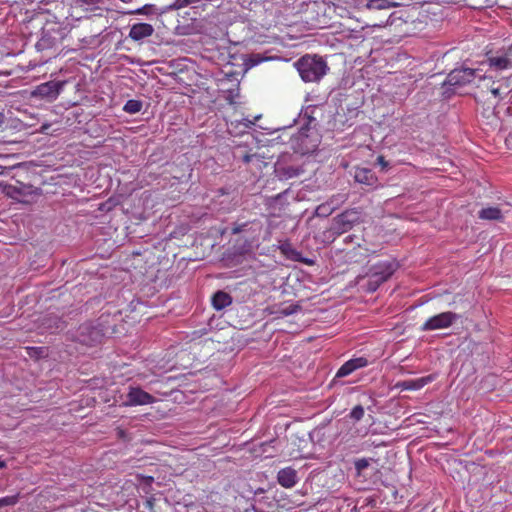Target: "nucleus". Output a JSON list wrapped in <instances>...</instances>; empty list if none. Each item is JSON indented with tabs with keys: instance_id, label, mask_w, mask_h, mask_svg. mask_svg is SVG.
Wrapping results in <instances>:
<instances>
[{
	"instance_id": "25",
	"label": "nucleus",
	"mask_w": 512,
	"mask_h": 512,
	"mask_svg": "<svg viewBox=\"0 0 512 512\" xmlns=\"http://www.w3.org/2000/svg\"><path fill=\"white\" fill-rule=\"evenodd\" d=\"M233 155L235 159L240 160L245 164L252 162L253 159L260 161V156L258 154H250L242 148H236Z\"/></svg>"
},
{
	"instance_id": "33",
	"label": "nucleus",
	"mask_w": 512,
	"mask_h": 512,
	"mask_svg": "<svg viewBox=\"0 0 512 512\" xmlns=\"http://www.w3.org/2000/svg\"><path fill=\"white\" fill-rule=\"evenodd\" d=\"M137 479L144 484L143 490L145 493H149L152 490L153 476L138 474Z\"/></svg>"
},
{
	"instance_id": "46",
	"label": "nucleus",
	"mask_w": 512,
	"mask_h": 512,
	"mask_svg": "<svg viewBox=\"0 0 512 512\" xmlns=\"http://www.w3.org/2000/svg\"><path fill=\"white\" fill-rule=\"evenodd\" d=\"M8 168L0 166V175H3Z\"/></svg>"
},
{
	"instance_id": "7",
	"label": "nucleus",
	"mask_w": 512,
	"mask_h": 512,
	"mask_svg": "<svg viewBox=\"0 0 512 512\" xmlns=\"http://www.w3.org/2000/svg\"><path fill=\"white\" fill-rule=\"evenodd\" d=\"M363 222L362 213L358 209H347L332 219L330 232L341 235L351 230L356 224Z\"/></svg>"
},
{
	"instance_id": "10",
	"label": "nucleus",
	"mask_w": 512,
	"mask_h": 512,
	"mask_svg": "<svg viewBox=\"0 0 512 512\" xmlns=\"http://www.w3.org/2000/svg\"><path fill=\"white\" fill-rule=\"evenodd\" d=\"M460 315L447 311L430 317L422 326L421 331H433L438 329H445L452 326Z\"/></svg>"
},
{
	"instance_id": "29",
	"label": "nucleus",
	"mask_w": 512,
	"mask_h": 512,
	"mask_svg": "<svg viewBox=\"0 0 512 512\" xmlns=\"http://www.w3.org/2000/svg\"><path fill=\"white\" fill-rule=\"evenodd\" d=\"M142 107H143L142 101L136 100V99H130L125 103V105L123 107V111H125L128 114H136L141 111Z\"/></svg>"
},
{
	"instance_id": "36",
	"label": "nucleus",
	"mask_w": 512,
	"mask_h": 512,
	"mask_svg": "<svg viewBox=\"0 0 512 512\" xmlns=\"http://www.w3.org/2000/svg\"><path fill=\"white\" fill-rule=\"evenodd\" d=\"M370 465V459H367V458H361V459H357L355 460L354 462V467H355V470H356V473L357 475H361L362 472L368 468Z\"/></svg>"
},
{
	"instance_id": "6",
	"label": "nucleus",
	"mask_w": 512,
	"mask_h": 512,
	"mask_svg": "<svg viewBox=\"0 0 512 512\" xmlns=\"http://www.w3.org/2000/svg\"><path fill=\"white\" fill-rule=\"evenodd\" d=\"M68 31L57 23L45 25L41 30V36L35 47L38 51L57 48L66 38Z\"/></svg>"
},
{
	"instance_id": "20",
	"label": "nucleus",
	"mask_w": 512,
	"mask_h": 512,
	"mask_svg": "<svg viewBox=\"0 0 512 512\" xmlns=\"http://www.w3.org/2000/svg\"><path fill=\"white\" fill-rule=\"evenodd\" d=\"M279 249L283 255H285L288 259H290L292 261L301 262V263H304L307 265L314 264L313 260L303 258L301 256V253L299 251H297L295 248H293V246L288 241L283 242L279 246Z\"/></svg>"
},
{
	"instance_id": "38",
	"label": "nucleus",
	"mask_w": 512,
	"mask_h": 512,
	"mask_svg": "<svg viewBox=\"0 0 512 512\" xmlns=\"http://www.w3.org/2000/svg\"><path fill=\"white\" fill-rule=\"evenodd\" d=\"M484 83V86H486L491 94L495 97V98H501V95H502V92H501V89L499 87H494V82H491L490 79H487L486 78V81L483 82Z\"/></svg>"
},
{
	"instance_id": "19",
	"label": "nucleus",
	"mask_w": 512,
	"mask_h": 512,
	"mask_svg": "<svg viewBox=\"0 0 512 512\" xmlns=\"http://www.w3.org/2000/svg\"><path fill=\"white\" fill-rule=\"evenodd\" d=\"M154 33V28L148 23H136L132 25L129 31V37L136 42L150 37Z\"/></svg>"
},
{
	"instance_id": "37",
	"label": "nucleus",
	"mask_w": 512,
	"mask_h": 512,
	"mask_svg": "<svg viewBox=\"0 0 512 512\" xmlns=\"http://www.w3.org/2000/svg\"><path fill=\"white\" fill-rule=\"evenodd\" d=\"M18 501H19V494L2 497V498H0V508L5 507V506H14L18 503Z\"/></svg>"
},
{
	"instance_id": "43",
	"label": "nucleus",
	"mask_w": 512,
	"mask_h": 512,
	"mask_svg": "<svg viewBox=\"0 0 512 512\" xmlns=\"http://www.w3.org/2000/svg\"><path fill=\"white\" fill-rule=\"evenodd\" d=\"M287 191H285L284 193H280L278 195H276L275 197H272L271 198V201H278L279 199L282 198V196L286 193Z\"/></svg>"
},
{
	"instance_id": "31",
	"label": "nucleus",
	"mask_w": 512,
	"mask_h": 512,
	"mask_svg": "<svg viewBox=\"0 0 512 512\" xmlns=\"http://www.w3.org/2000/svg\"><path fill=\"white\" fill-rule=\"evenodd\" d=\"M302 311V306L299 303L290 304L285 307H279L277 313L282 316H289Z\"/></svg>"
},
{
	"instance_id": "14",
	"label": "nucleus",
	"mask_w": 512,
	"mask_h": 512,
	"mask_svg": "<svg viewBox=\"0 0 512 512\" xmlns=\"http://www.w3.org/2000/svg\"><path fill=\"white\" fill-rule=\"evenodd\" d=\"M353 178L355 182L364 185L369 189H374L379 185L376 174L369 168L356 167Z\"/></svg>"
},
{
	"instance_id": "27",
	"label": "nucleus",
	"mask_w": 512,
	"mask_h": 512,
	"mask_svg": "<svg viewBox=\"0 0 512 512\" xmlns=\"http://www.w3.org/2000/svg\"><path fill=\"white\" fill-rule=\"evenodd\" d=\"M156 13H157V8L153 4H146L138 9L124 12V14H128V15H145V16L154 15Z\"/></svg>"
},
{
	"instance_id": "16",
	"label": "nucleus",
	"mask_w": 512,
	"mask_h": 512,
	"mask_svg": "<svg viewBox=\"0 0 512 512\" xmlns=\"http://www.w3.org/2000/svg\"><path fill=\"white\" fill-rule=\"evenodd\" d=\"M276 478L279 485L286 489L293 488L299 481L298 473L292 467L280 469Z\"/></svg>"
},
{
	"instance_id": "39",
	"label": "nucleus",
	"mask_w": 512,
	"mask_h": 512,
	"mask_svg": "<svg viewBox=\"0 0 512 512\" xmlns=\"http://www.w3.org/2000/svg\"><path fill=\"white\" fill-rule=\"evenodd\" d=\"M376 164L381 167V171L383 172H387L391 168V163L387 161L382 155L377 157Z\"/></svg>"
},
{
	"instance_id": "26",
	"label": "nucleus",
	"mask_w": 512,
	"mask_h": 512,
	"mask_svg": "<svg viewBox=\"0 0 512 512\" xmlns=\"http://www.w3.org/2000/svg\"><path fill=\"white\" fill-rule=\"evenodd\" d=\"M269 60L268 57H263L259 53H252L247 55V57L244 59V66L246 69L252 68L254 66L259 65L263 61Z\"/></svg>"
},
{
	"instance_id": "47",
	"label": "nucleus",
	"mask_w": 512,
	"mask_h": 512,
	"mask_svg": "<svg viewBox=\"0 0 512 512\" xmlns=\"http://www.w3.org/2000/svg\"><path fill=\"white\" fill-rule=\"evenodd\" d=\"M507 141L512 142V131L509 133V135L507 137Z\"/></svg>"
},
{
	"instance_id": "11",
	"label": "nucleus",
	"mask_w": 512,
	"mask_h": 512,
	"mask_svg": "<svg viewBox=\"0 0 512 512\" xmlns=\"http://www.w3.org/2000/svg\"><path fill=\"white\" fill-rule=\"evenodd\" d=\"M155 397L148 392L144 391L139 386H130L126 394L122 406L133 407L140 405H148L155 402Z\"/></svg>"
},
{
	"instance_id": "1",
	"label": "nucleus",
	"mask_w": 512,
	"mask_h": 512,
	"mask_svg": "<svg viewBox=\"0 0 512 512\" xmlns=\"http://www.w3.org/2000/svg\"><path fill=\"white\" fill-rule=\"evenodd\" d=\"M294 66L306 83H318L329 71L326 60L317 54H306L300 57Z\"/></svg>"
},
{
	"instance_id": "24",
	"label": "nucleus",
	"mask_w": 512,
	"mask_h": 512,
	"mask_svg": "<svg viewBox=\"0 0 512 512\" xmlns=\"http://www.w3.org/2000/svg\"><path fill=\"white\" fill-rule=\"evenodd\" d=\"M488 62L497 70L507 69L511 65V60L505 54L490 56Z\"/></svg>"
},
{
	"instance_id": "17",
	"label": "nucleus",
	"mask_w": 512,
	"mask_h": 512,
	"mask_svg": "<svg viewBox=\"0 0 512 512\" xmlns=\"http://www.w3.org/2000/svg\"><path fill=\"white\" fill-rule=\"evenodd\" d=\"M258 240L259 238H253V236H239L235 241L233 249L238 255L249 254L258 246Z\"/></svg>"
},
{
	"instance_id": "15",
	"label": "nucleus",
	"mask_w": 512,
	"mask_h": 512,
	"mask_svg": "<svg viewBox=\"0 0 512 512\" xmlns=\"http://www.w3.org/2000/svg\"><path fill=\"white\" fill-rule=\"evenodd\" d=\"M66 327V322L56 314H48L44 316L40 321L39 328L43 332L54 334L62 331Z\"/></svg>"
},
{
	"instance_id": "12",
	"label": "nucleus",
	"mask_w": 512,
	"mask_h": 512,
	"mask_svg": "<svg viewBox=\"0 0 512 512\" xmlns=\"http://www.w3.org/2000/svg\"><path fill=\"white\" fill-rule=\"evenodd\" d=\"M3 192L6 196L13 198V199H19V197L22 196H31V195H39L40 189L34 187L31 184H25L22 182L17 181L16 185L7 184L3 188Z\"/></svg>"
},
{
	"instance_id": "28",
	"label": "nucleus",
	"mask_w": 512,
	"mask_h": 512,
	"mask_svg": "<svg viewBox=\"0 0 512 512\" xmlns=\"http://www.w3.org/2000/svg\"><path fill=\"white\" fill-rule=\"evenodd\" d=\"M394 4L389 0H369L366 7L370 10H385L393 7Z\"/></svg>"
},
{
	"instance_id": "5",
	"label": "nucleus",
	"mask_w": 512,
	"mask_h": 512,
	"mask_svg": "<svg viewBox=\"0 0 512 512\" xmlns=\"http://www.w3.org/2000/svg\"><path fill=\"white\" fill-rule=\"evenodd\" d=\"M290 147L295 153L307 155L317 150L320 136L317 130L301 129L290 136Z\"/></svg>"
},
{
	"instance_id": "9",
	"label": "nucleus",
	"mask_w": 512,
	"mask_h": 512,
	"mask_svg": "<svg viewBox=\"0 0 512 512\" xmlns=\"http://www.w3.org/2000/svg\"><path fill=\"white\" fill-rule=\"evenodd\" d=\"M65 83V81L60 80H51L41 83L31 92V96L52 102L59 96Z\"/></svg>"
},
{
	"instance_id": "3",
	"label": "nucleus",
	"mask_w": 512,
	"mask_h": 512,
	"mask_svg": "<svg viewBox=\"0 0 512 512\" xmlns=\"http://www.w3.org/2000/svg\"><path fill=\"white\" fill-rule=\"evenodd\" d=\"M397 264L391 261L379 262L373 265L365 276H359V280L367 278L362 288L367 293L375 292L381 284L386 282L396 271Z\"/></svg>"
},
{
	"instance_id": "2",
	"label": "nucleus",
	"mask_w": 512,
	"mask_h": 512,
	"mask_svg": "<svg viewBox=\"0 0 512 512\" xmlns=\"http://www.w3.org/2000/svg\"><path fill=\"white\" fill-rule=\"evenodd\" d=\"M485 82L486 77L481 74V70L468 67H459L453 69L442 84L443 96L449 98L458 88L465 87L474 83L476 80Z\"/></svg>"
},
{
	"instance_id": "8",
	"label": "nucleus",
	"mask_w": 512,
	"mask_h": 512,
	"mask_svg": "<svg viewBox=\"0 0 512 512\" xmlns=\"http://www.w3.org/2000/svg\"><path fill=\"white\" fill-rule=\"evenodd\" d=\"M274 171L280 180H288L295 178L304 173V169L300 164L295 163L293 155L282 153L275 165Z\"/></svg>"
},
{
	"instance_id": "44",
	"label": "nucleus",
	"mask_w": 512,
	"mask_h": 512,
	"mask_svg": "<svg viewBox=\"0 0 512 512\" xmlns=\"http://www.w3.org/2000/svg\"><path fill=\"white\" fill-rule=\"evenodd\" d=\"M5 122V115L4 113L0 112V126Z\"/></svg>"
},
{
	"instance_id": "30",
	"label": "nucleus",
	"mask_w": 512,
	"mask_h": 512,
	"mask_svg": "<svg viewBox=\"0 0 512 512\" xmlns=\"http://www.w3.org/2000/svg\"><path fill=\"white\" fill-rule=\"evenodd\" d=\"M302 121L301 129L317 130L318 122L315 117L308 113V111H305L303 114Z\"/></svg>"
},
{
	"instance_id": "42",
	"label": "nucleus",
	"mask_w": 512,
	"mask_h": 512,
	"mask_svg": "<svg viewBox=\"0 0 512 512\" xmlns=\"http://www.w3.org/2000/svg\"><path fill=\"white\" fill-rule=\"evenodd\" d=\"M243 125L246 127V128H250L252 125H254V122L251 121L250 119L248 118H244L243 119Z\"/></svg>"
},
{
	"instance_id": "22",
	"label": "nucleus",
	"mask_w": 512,
	"mask_h": 512,
	"mask_svg": "<svg viewBox=\"0 0 512 512\" xmlns=\"http://www.w3.org/2000/svg\"><path fill=\"white\" fill-rule=\"evenodd\" d=\"M478 218L489 221H502L504 216L498 207H485L478 211Z\"/></svg>"
},
{
	"instance_id": "45",
	"label": "nucleus",
	"mask_w": 512,
	"mask_h": 512,
	"mask_svg": "<svg viewBox=\"0 0 512 512\" xmlns=\"http://www.w3.org/2000/svg\"><path fill=\"white\" fill-rule=\"evenodd\" d=\"M6 462L3 460H0V469L6 468Z\"/></svg>"
},
{
	"instance_id": "40",
	"label": "nucleus",
	"mask_w": 512,
	"mask_h": 512,
	"mask_svg": "<svg viewBox=\"0 0 512 512\" xmlns=\"http://www.w3.org/2000/svg\"><path fill=\"white\" fill-rule=\"evenodd\" d=\"M103 0H75V3L78 5V6H84V5H87V6H91V5H98L100 3H102Z\"/></svg>"
},
{
	"instance_id": "18",
	"label": "nucleus",
	"mask_w": 512,
	"mask_h": 512,
	"mask_svg": "<svg viewBox=\"0 0 512 512\" xmlns=\"http://www.w3.org/2000/svg\"><path fill=\"white\" fill-rule=\"evenodd\" d=\"M368 365V360L364 357L354 358L346 361L337 371L336 377H346L354 372L356 369L365 367Z\"/></svg>"
},
{
	"instance_id": "21",
	"label": "nucleus",
	"mask_w": 512,
	"mask_h": 512,
	"mask_svg": "<svg viewBox=\"0 0 512 512\" xmlns=\"http://www.w3.org/2000/svg\"><path fill=\"white\" fill-rule=\"evenodd\" d=\"M232 301L231 295L223 290L216 291L211 298L212 306L217 311L230 306Z\"/></svg>"
},
{
	"instance_id": "13",
	"label": "nucleus",
	"mask_w": 512,
	"mask_h": 512,
	"mask_svg": "<svg viewBox=\"0 0 512 512\" xmlns=\"http://www.w3.org/2000/svg\"><path fill=\"white\" fill-rule=\"evenodd\" d=\"M262 226L260 222L247 221V222H234L231 224V234L239 236H253L259 238Z\"/></svg>"
},
{
	"instance_id": "34",
	"label": "nucleus",
	"mask_w": 512,
	"mask_h": 512,
	"mask_svg": "<svg viewBox=\"0 0 512 512\" xmlns=\"http://www.w3.org/2000/svg\"><path fill=\"white\" fill-rule=\"evenodd\" d=\"M364 407L362 405H356L350 412L349 418L354 422L360 421L364 417Z\"/></svg>"
},
{
	"instance_id": "41",
	"label": "nucleus",
	"mask_w": 512,
	"mask_h": 512,
	"mask_svg": "<svg viewBox=\"0 0 512 512\" xmlns=\"http://www.w3.org/2000/svg\"><path fill=\"white\" fill-rule=\"evenodd\" d=\"M154 501H155V498L154 497H150L146 500L145 502V508H147L149 511H153V508H154Z\"/></svg>"
},
{
	"instance_id": "35",
	"label": "nucleus",
	"mask_w": 512,
	"mask_h": 512,
	"mask_svg": "<svg viewBox=\"0 0 512 512\" xmlns=\"http://www.w3.org/2000/svg\"><path fill=\"white\" fill-rule=\"evenodd\" d=\"M27 353L31 358L40 359L45 356V347H27Z\"/></svg>"
},
{
	"instance_id": "32",
	"label": "nucleus",
	"mask_w": 512,
	"mask_h": 512,
	"mask_svg": "<svg viewBox=\"0 0 512 512\" xmlns=\"http://www.w3.org/2000/svg\"><path fill=\"white\" fill-rule=\"evenodd\" d=\"M333 210H334V207H332L331 204L323 203V204H320L319 206H317V208L315 209L314 215L317 217L326 218L332 214Z\"/></svg>"
},
{
	"instance_id": "23",
	"label": "nucleus",
	"mask_w": 512,
	"mask_h": 512,
	"mask_svg": "<svg viewBox=\"0 0 512 512\" xmlns=\"http://www.w3.org/2000/svg\"><path fill=\"white\" fill-rule=\"evenodd\" d=\"M432 381V376L422 377L415 380H405L398 384L403 390H419Z\"/></svg>"
},
{
	"instance_id": "4",
	"label": "nucleus",
	"mask_w": 512,
	"mask_h": 512,
	"mask_svg": "<svg viewBox=\"0 0 512 512\" xmlns=\"http://www.w3.org/2000/svg\"><path fill=\"white\" fill-rule=\"evenodd\" d=\"M105 332L99 323L85 322L76 330L68 331L67 338L86 346H94L101 343Z\"/></svg>"
}]
</instances>
